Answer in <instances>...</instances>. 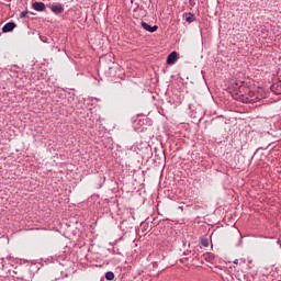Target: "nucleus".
Listing matches in <instances>:
<instances>
[{
    "mask_svg": "<svg viewBox=\"0 0 281 281\" xmlns=\"http://www.w3.org/2000/svg\"><path fill=\"white\" fill-rule=\"evenodd\" d=\"M246 91H249V88L245 87V83L243 81H239L235 83L232 95L234 100H237L238 102H244L246 104H249L251 102H258V95H255L252 92L246 94Z\"/></svg>",
    "mask_w": 281,
    "mask_h": 281,
    "instance_id": "obj_1",
    "label": "nucleus"
},
{
    "mask_svg": "<svg viewBox=\"0 0 281 281\" xmlns=\"http://www.w3.org/2000/svg\"><path fill=\"white\" fill-rule=\"evenodd\" d=\"M52 12L54 14H63L65 12V8L60 3L53 4L52 5Z\"/></svg>",
    "mask_w": 281,
    "mask_h": 281,
    "instance_id": "obj_2",
    "label": "nucleus"
},
{
    "mask_svg": "<svg viewBox=\"0 0 281 281\" xmlns=\"http://www.w3.org/2000/svg\"><path fill=\"white\" fill-rule=\"evenodd\" d=\"M16 27V23L8 22L2 26V32L5 34L8 32H12Z\"/></svg>",
    "mask_w": 281,
    "mask_h": 281,
    "instance_id": "obj_3",
    "label": "nucleus"
},
{
    "mask_svg": "<svg viewBox=\"0 0 281 281\" xmlns=\"http://www.w3.org/2000/svg\"><path fill=\"white\" fill-rule=\"evenodd\" d=\"M142 27L145 29L146 32H150V34H153L154 32H157V30L159 29V26L157 25L151 26L146 22H142Z\"/></svg>",
    "mask_w": 281,
    "mask_h": 281,
    "instance_id": "obj_4",
    "label": "nucleus"
},
{
    "mask_svg": "<svg viewBox=\"0 0 281 281\" xmlns=\"http://www.w3.org/2000/svg\"><path fill=\"white\" fill-rule=\"evenodd\" d=\"M177 56L178 54L176 50L171 52L167 57V65H175V63H177Z\"/></svg>",
    "mask_w": 281,
    "mask_h": 281,
    "instance_id": "obj_5",
    "label": "nucleus"
},
{
    "mask_svg": "<svg viewBox=\"0 0 281 281\" xmlns=\"http://www.w3.org/2000/svg\"><path fill=\"white\" fill-rule=\"evenodd\" d=\"M33 9L36 12H45V3L44 2H34L33 3Z\"/></svg>",
    "mask_w": 281,
    "mask_h": 281,
    "instance_id": "obj_6",
    "label": "nucleus"
},
{
    "mask_svg": "<svg viewBox=\"0 0 281 281\" xmlns=\"http://www.w3.org/2000/svg\"><path fill=\"white\" fill-rule=\"evenodd\" d=\"M271 89L273 93H276L277 95H281V81L272 85Z\"/></svg>",
    "mask_w": 281,
    "mask_h": 281,
    "instance_id": "obj_7",
    "label": "nucleus"
},
{
    "mask_svg": "<svg viewBox=\"0 0 281 281\" xmlns=\"http://www.w3.org/2000/svg\"><path fill=\"white\" fill-rule=\"evenodd\" d=\"M105 280H109V281L115 280V273H113V271H108L105 273Z\"/></svg>",
    "mask_w": 281,
    "mask_h": 281,
    "instance_id": "obj_8",
    "label": "nucleus"
},
{
    "mask_svg": "<svg viewBox=\"0 0 281 281\" xmlns=\"http://www.w3.org/2000/svg\"><path fill=\"white\" fill-rule=\"evenodd\" d=\"M186 21H187V23H194V14L188 13Z\"/></svg>",
    "mask_w": 281,
    "mask_h": 281,
    "instance_id": "obj_9",
    "label": "nucleus"
},
{
    "mask_svg": "<svg viewBox=\"0 0 281 281\" xmlns=\"http://www.w3.org/2000/svg\"><path fill=\"white\" fill-rule=\"evenodd\" d=\"M201 245H202V247H210V240H207V238H202Z\"/></svg>",
    "mask_w": 281,
    "mask_h": 281,
    "instance_id": "obj_10",
    "label": "nucleus"
},
{
    "mask_svg": "<svg viewBox=\"0 0 281 281\" xmlns=\"http://www.w3.org/2000/svg\"><path fill=\"white\" fill-rule=\"evenodd\" d=\"M27 16V11H22L20 13V19H25Z\"/></svg>",
    "mask_w": 281,
    "mask_h": 281,
    "instance_id": "obj_11",
    "label": "nucleus"
},
{
    "mask_svg": "<svg viewBox=\"0 0 281 281\" xmlns=\"http://www.w3.org/2000/svg\"><path fill=\"white\" fill-rule=\"evenodd\" d=\"M233 263H234V265H238V259H235V260L233 261Z\"/></svg>",
    "mask_w": 281,
    "mask_h": 281,
    "instance_id": "obj_12",
    "label": "nucleus"
},
{
    "mask_svg": "<svg viewBox=\"0 0 281 281\" xmlns=\"http://www.w3.org/2000/svg\"><path fill=\"white\" fill-rule=\"evenodd\" d=\"M240 260V262H243V265H245V259H239Z\"/></svg>",
    "mask_w": 281,
    "mask_h": 281,
    "instance_id": "obj_13",
    "label": "nucleus"
}]
</instances>
